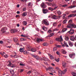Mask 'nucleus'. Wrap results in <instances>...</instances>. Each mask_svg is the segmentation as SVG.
<instances>
[{"mask_svg": "<svg viewBox=\"0 0 76 76\" xmlns=\"http://www.w3.org/2000/svg\"><path fill=\"white\" fill-rule=\"evenodd\" d=\"M7 29V28L6 27H5L4 28H2L1 30V32H2V33H6V31Z\"/></svg>", "mask_w": 76, "mask_h": 76, "instance_id": "obj_1", "label": "nucleus"}, {"mask_svg": "<svg viewBox=\"0 0 76 76\" xmlns=\"http://www.w3.org/2000/svg\"><path fill=\"white\" fill-rule=\"evenodd\" d=\"M8 63H9V64H8V66L10 67H12V68L15 67V65L11 63V62L10 61H8Z\"/></svg>", "mask_w": 76, "mask_h": 76, "instance_id": "obj_2", "label": "nucleus"}, {"mask_svg": "<svg viewBox=\"0 0 76 76\" xmlns=\"http://www.w3.org/2000/svg\"><path fill=\"white\" fill-rule=\"evenodd\" d=\"M60 38H56V41H59L60 42H61V41H62L63 38H62V36H60Z\"/></svg>", "mask_w": 76, "mask_h": 76, "instance_id": "obj_3", "label": "nucleus"}, {"mask_svg": "<svg viewBox=\"0 0 76 76\" xmlns=\"http://www.w3.org/2000/svg\"><path fill=\"white\" fill-rule=\"evenodd\" d=\"M69 56L70 58H75V53H73L69 55Z\"/></svg>", "mask_w": 76, "mask_h": 76, "instance_id": "obj_4", "label": "nucleus"}, {"mask_svg": "<svg viewBox=\"0 0 76 76\" xmlns=\"http://www.w3.org/2000/svg\"><path fill=\"white\" fill-rule=\"evenodd\" d=\"M64 44H62V43H61L62 44V47H69V45H67V43H66V42L64 41Z\"/></svg>", "mask_w": 76, "mask_h": 76, "instance_id": "obj_5", "label": "nucleus"}, {"mask_svg": "<svg viewBox=\"0 0 76 76\" xmlns=\"http://www.w3.org/2000/svg\"><path fill=\"white\" fill-rule=\"evenodd\" d=\"M42 11L43 13L44 14H46V13H48V10L47 9H43L42 10Z\"/></svg>", "mask_w": 76, "mask_h": 76, "instance_id": "obj_6", "label": "nucleus"}, {"mask_svg": "<svg viewBox=\"0 0 76 76\" xmlns=\"http://www.w3.org/2000/svg\"><path fill=\"white\" fill-rule=\"evenodd\" d=\"M76 16V14H71L69 15L68 16V17L69 18H72L73 17H75V16Z\"/></svg>", "mask_w": 76, "mask_h": 76, "instance_id": "obj_7", "label": "nucleus"}, {"mask_svg": "<svg viewBox=\"0 0 76 76\" xmlns=\"http://www.w3.org/2000/svg\"><path fill=\"white\" fill-rule=\"evenodd\" d=\"M68 33H69V34L72 35L73 34V33H74V30L71 29L70 31L68 32Z\"/></svg>", "mask_w": 76, "mask_h": 76, "instance_id": "obj_8", "label": "nucleus"}, {"mask_svg": "<svg viewBox=\"0 0 76 76\" xmlns=\"http://www.w3.org/2000/svg\"><path fill=\"white\" fill-rule=\"evenodd\" d=\"M41 6L42 7V8H46V7H47V6H46L44 2H42L41 4Z\"/></svg>", "mask_w": 76, "mask_h": 76, "instance_id": "obj_9", "label": "nucleus"}, {"mask_svg": "<svg viewBox=\"0 0 76 76\" xmlns=\"http://www.w3.org/2000/svg\"><path fill=\"white\" fill-rule=\"evenodd\" d=\"M63 71L61 70H59L58 71V74L59 76H63Z\"/></svg>", "mask_w": 76, "mask_h": 76, "instance_id": "obj_10", "label": "nucleus"}, {"mask_svg": "<svg viewBox=\"0 0 76 76\" xmlns=\"http://www.w3.org/2000/svg\"><path fill=\"white\" fill-rule=\"evenodd\" d=\"M45 69H46V71H48V70H51L53 68L51 67H50L48 68H47L46 67H45Z\"/></svg>", "mask_w": 76, "mask_h": 76, "instance_id": "obj_11", "label": "nucleus"}, {"mask_svg": "<svg viewBox=\"0 0 76 76\" xmlns=\"http://www.w3.org/2000/svg\"><path fill=\"white\" fill-rule=\"evenodd\" d=\"M62 66L63 67H64V68H66V63L64 62H63L62 64Z\"/></svg>", "mask_w": 76, "mask_h": 76, "instance_id": "obj_12", "label": "nucleus"}, {"mask_svg": "<svg viewBox=\"0 0 76 76\" xmlns=\"http://www.w3.org/2000/svg\"><path fill=\"white\" fill-rule=\"evenodd\" d=\"M52 18L54 19H58V17L56 15H54L52 16Z\"/></svg>", "mask_w": 76, "mask_h": 76, "instance_id": "obj_13", "label": "nucleus"}, {"mask_svg": "<svg viewBox=\"0 0 76 76\" xmlns=\"http://www.w3.org/2000/svg\"><path fill=\"white\" fill-rule=\"evenodd\" d=\"M43 60L44 61H50V60L48 58L46 57H43L42 58Z\"/></svg>", "mask_w": 76, "mask_h": 76, "instance_id": "obj_14", "label": "nucleus"}, {"mask_svg": "<svg viewBox=\"0 0 76 76\" xmlns=\"http://www.w3.org/2000/svg\"><path fill=\"white\" fill-rule=\"evenodd\" d=\"M67 27L68 28H72V24H70L68 25Z\"/></svg>", "mask_w": 76, "mask_h": 76, "instance_id": "obj_15", "label": "nucleus"}, {"mask_svg": "<svg viewBox=\"0 0 76 76\" xmlns=\"http://www.w3.org/2000/svg\"><path fill=\"white\" fill-rule=\"evenodd\" d=\"M14 41L15 42H18V39L16 37L14 38Z\"/></svg>", "mask_w": 76, "mask_h": 76, "instance_id": "obj_16", "label": "nucleus"}, {"mask_svg": "<svg viewBox=\"0 0 76 76\" xmlns=\"http://www.w3.org/2000/svg\"><path fill=\"white\" fill-rule=\"evenodd\" d=\"M37 42H40L39 41H42V39L38 38L37 39Z\"/></svg>", "mask_w": 76, "mask_h": 76, "instance_id": "obj_17", "label": "nucleus"}, {"mask_svg": "<svg viewBox=\"0 0 76 76\" xmlns=\"http://www.w3.org/2000/svg\"><path fill=\"white\" fill-rule=\"evenodd\" d=\"M70 40L71 41H75V37L73 36H72L71 37H70Z\"/></svg>", "mask_w": 76, "mask_h": 76, "instance_id": "obj_18", "label": "nucleus"}, {"mask_svg": "<svg viewBox=\"0 0 76 76\" xmlns=\"http://www.w3.org/2000/svg\"><path fill=\"white\" fill-rule=\"evenodd\" d=\"M67 69L66 68L62 72V73L63 74H64L65 73H66V72H67Z\"/></svg>", "mask_w": 76, "mask_h": 76, "instance_id": "obj_19", "label": "nucleus"}, {"mask_svg": "<svg viewBox=\"0 0 76 76\" xmlns=\"http://www.w3.org/2000/svg\"><path fill=\"white\" fill-rule=\"evenodd\" d=\"M44 24L46 25H49V23L48 22L45 20H44Z\"/></svg>", "mask_w": 76, "mask_h": 76, "instance_id": "obj_20", "label": "nucleus"}, {"mask_svg": "<svg viewBox=\"0 0 76 76\" xmlns=\"http://www.w3.org/2000/svg\"><path fill=\"white\" fill-rule=\"evenodd\" d=\"M31 51L32 52H35L37 51V50L35 48H32L31 50Z\"/></svg>", "mask_w": 76, "mask_h": 76, "instance_id": "obj_21", "label": "nucleus"}, {"mask_svg": "<svg viewBox=\"0 0 76 76\" xmlns=\"http://www.w3.org/2000/svg\"><path fill=\"white\" fill-rule=\"evenodd\" d=\"M68 43L69 45L70 46V47H72L73 45V43L71 42H69Z\"/></svg>", "mask_w": 76, "mask_h": 76, "instance_id": "obj_22", "label": "nucleus"}, {"mask_svg": "<svg viewBox=\"0 0 76 76\" xmlns=\"http://www.w3.org/2000/svg\"><path fill=\"white\" fill-rule=\"evenodd\" d=\"M1 55L3 57H4L5 58H7V57H8V56H7V55H6V54H3L1 53Z\"/></svg>", "mask_w": 76, "mask_h": 76, "instance_id": "obj_23", "label": "nucleus"}, {"mask_svg": "<svg viewBox=\"0 0 76 76\" xmlns=\"http://www.w3.org/2000/svg\"><path fill=\"white\" fill-rule=\"evenodd\" d=\"M22 15L23 16H26L27 15V13L24 12L22 14Z\"/></svg>", "mask_w": 76, "mask_h": 76, "instance_id": "obj_24", "label": "nucleus"}, {"mask_svg": "<svg viewBox=\"0 0 76 76\" xmlns=\"http://www.w3.org/2000/svg\"><path fill=\"white\" fill-rule=\"evenodd\" d=\"M43 30H44L45 31H46L47 30V28L45 27L44 26H43L42 27Z\"/></svg>", "mask_w": 76, "mask_h": 76, "instance_id": "obj_25", "label": "nucleus"}, {"mask_svg": "<svg viewBox=\"0 0 76 76\" xmlns=\"http://www.w3.org/2000/svg\"><path fill=\"white\" fill-rule=\"evenodd\" d=\"M10 72L11 73V74H12V75H13L14 74V71L12 69H10Z\"/></svg>", "mask_w": 76, "mask_h": 76, "instance_id": "obj_26", "label": "nucleus"}, {"mask_svg": "<svg viewBox=\"0 0 76 76\" xmlns=\"http://www.w3.org/2000/svg\"><path fill=\"white\" fill-rule=\"evenodd\" d=\"M21 37H25L26 38H28V36L27 35H23V34L21 35Z\"/></svg>", "mask_w": 76, "mask_h": 76, "instance_id": "obj_27", "label": "nucleus"}, {"mask_svg": "<svg viewBox=\"0 0 76 76\" xmlns=\"http://www.w3.org/2000/svg\"><path fill=\"white\" fill-rule=\"evenodd\" d=\"M61 51V52H62V53H63L64 54H66V51H65V50H62Z\"/></svg>", "mask_w": 76, "mask_h": 76, "instance_id": "obj_28", "label": "nucleus"}, {"mask_svg": "<svg viewBox=\"0 0 76 76\" xmlns=\"http://www.w3.org/2000/svg\"><path fill=\"white\" fill-rule=\"evenodd\" d=\"M57 25V23L56 22H54L53 23V26H56Z\"/></svg>", "mask_w": 76, "mask_h": 76, "instance_id": "obj_29", "label": "nucleus"}, {"mask_svg": "<svg viewBox=\"0 0 76 76\" xmlns=\"http://www.w3.org/2000/svg\"><path fill=\"white\" fill-rule=\"evenodd\" d=\"M19 50H20V51L21 53H22L24 49H23V48H20V49Z\"/></svg>", "mask_w": 76, "mask_h": 76, "instance_id": "obj_30", "label": "nucleus"}, {"mask_svg": "<svg viewBox=\"0 0 76 76\" xmlns=\"http://www.w3.org/2000/svg\"><path fill=\"white\" fill-rule=\"evenodd\" d=\"M26 40V39L24 38H21L20 39V41H25Z\"/></svg>", "mask_w": 76, "mask_h": 76, "instance_id": "obj_31", "label": "nucleus"}, {"mask_svg": "<svg viewBox=\"0 0 76 76\" xmlns=\"http://www.w3.org/2000/svg\"><path fill=\"white\" fill-rule=\"evenodd\" d=\"M46 4H47L48 6H51V4H52V3H48L47 2H46Z\"/></svg>", "mask_w": 76, "mask_h": 76, "instance_id": "obj_32", "label": "nucleus"}, {"mask_svg": "<svg viewBox=\"0 0 76 76\" xmlns=\"http://www.w3.org/2000/svg\"><path fill=\"white\" fill-rule=\"evenodd\" d=\"M50 59H51V60H53L54 59V57H53V56L51 55H50Z\"/></svg>", "mask_w": 76, "mask_h": 76, "instance_id": "obj_33", "label": "nucleus"}, {"mask_svg": "<svg viewBox=\"0 0 76 76\" xmlns=\"http://www.w3.org/2000/svg\"><path fill=\"white\" fill-rule=\"evenodd\" d=\"M76 28V25L74 24H72V28Z\"/></svg>", "mask_w": 76, "mask_h": 76, "instance_id": "obj_34", "label": "nucleus"}, {"mask_svg": "<svg viewBox=\"0 0 76 76\" xmlns=\"http://www.w3.org/2000/svg\"><path fill=\"white\" fill-rule=\"evenodd\" d=\"M65 40H66V41H68V40H69V37H68L67 36H65Z\"/></svg>", "mask_w": 76, "mask_h": 76, "instance_id": "obj_35", "label": "nucleus"}, {"mask_svg": "<svg viewBox=\"0 0 76 76\" xmlns=\"http://www.w3.org/2000/svg\"><path fill=\"white\" fill-rule=\"evenodd\" d=\"M54 35V34L53 33H52L51 34H49V36L50 37H52V36H53V35Z\"/></svg>", "mask_w": 76, "mask_h": 76, "instance_id": "obj_36", "label": "nucleus"}, {"mask_svg": "<svg viewBox=\"0 0 76 76\" xmlns=\"http://www.w3.org/2000/svg\"><path fill=\"white\" fill-rule=\"evenodd\" d=\"M27 24V22L26 21H23V25H26Z\"/></svg>", "mask_w": 76, "mask_h": 76, "instance_id": "obj_37", "label": "nucleus"}, {"mask_svg": "<svg viewBox=\"0 0 76 76\" xmlns=\"http://www.w3.org/2000/svg\"><path fill=\"white\" fill-rule=\"evenodd\" d=\"M43 45L44 46H46L48 45V43H44L43 44Z\"/></svg>", "mask_w": 76, "mask_h": 76, "instance_id": "obj_38", "label": "nucleus"}, {"mask_svg": "<svg viewBox=\"0 0 76 76\" xmlns=\"http://www.w3.org/2000/svg\"><path fill=\"white\" fill-rule=\"evenodd\" d=\"M15 30L12 29L11 30V33H15Z\"/></svg>", "mask_w": 76, "mask_h": 76, "instance_id": "obj_39", "label": "nucleus"}, {"mask_svg": "<svg viewBox=\"0 0 76 76\" xmlns=\"http://www.w3.org/2000/svg\"><path fill=\"white\" fill-rule=\"evenodd\" d=\"M59 30V29L56 28L53 30V31H58Z\"/></svg>", "mask_w": 76, "mask_h": 76, "instance_id": "obj_40", "label": "nucleus"}, {"mask_svg": "<svg viewBox=\"0 0 76 76\" xmlns=\"http://www.w3.org/2000/svg\"><path fill=\"white\" fill-rule=\"evenodd\" d=\"M67 28H64L63 29H62V31H63V32H65V31H67Z\"/></svg>", "mask_w": 76, "mask_h": 76, "instance_id": "obj_41", "label": "nucleus"}, {"mask_svg": "<svg viewBox=\"0 0 76 76\" xmlns=\"http://www.w3.org/2000/svg\"><path fill=\"white\" fill-rule=\"evenodd\" d=\"M76 7V6H69V8L70 9H72V8H73V7Z\"/></svg>", "mask_w": 76, "mask_h": 76, "instance_id": "obj_42", "label": "nucleus"}, {"mask_svg": "<svg viewBox=\"0 0 76 76\" xmlns=\"http://www.w3.org/2000/svg\"><path fill=\"white\" fill-rule=\"evenodd\" d=\"M48 10H54L53 8L51 7H49L48 8Z\"/></svg>", "mask_w": 76, "mask_h": 76, "instance_id": "obj_43", "label": "nucleus"}, {"mask_svg": "<svg viewBox=\"0 0 76 76\" xmlns=\"http://www.w3.org/2000/svg\"><path fill=\"white\" fill-rule=\"evenodd\" d=\"M72 75L73 76H76V73L75 72H72Z\"/></svg>", "mask_w": 76, "mask_h": 76, "instance_id": "obj_44", "label": "nucleus"}, {"mask_svg": "<svg viewBox=\"0 0 76 76\" xmlns=\"http://www.w3.org/2000/svg\"><path fill=\"white\" fill-rule=\"evenodd\" d=\"M62 7H67V4H64L62 6Z\"/></svg>", "mask_w": 76, "mask_h": 76, "instance_id": "obj_45", "label": "nucleus"}, {"mask_svg": "<svg viewBox=\"0 0 76 76\" xmlns=\"http://www.w3.org/2000/svg\"><path fill=\"white\" fill-rule=\"evenodd\" d=\"M55 60L57 62H58L59 60V58H58V59H55Z\"/></svg>", "mask_w": 76, "mask_h": 76, "instance_id": "obj_46", "label": "nucleus"}, {"mask_svg": "<svg viewBox=\"0 0 76 76\" xmlns=\"http://www.w3.org/2000/svg\"><path fill=\"white\" fill-rule=\"evenodd\" d=\"M20 66H25V64H23V63H20Z\"/></svg>", "mask_w": 76, "mask_h": 76, "instance_id": "obj_47", "label": "nucleus"}, {"mask_svg": "<svg viewBox=\"0 0 76 76\" xmlns=\"http://www.w3.org/2000/svg\"><path fill=\"white\" fill-rule=\"evenodd\" d=\"M31 2H30L28 3V6H31Z\"/></svg>", "mask_w": 76, "mask_h": 76, "instance_id": "obj_48", "label": "nucleus"}, {"mask_svg": "<svg viewBox=\"0 0 76 76\" xmlns=\"http://www.w3.org/2000/svg\"><path fill=\"white\" fill-rule=\"evenodd\" d=\"M51 6H52V7H54V6H56V4H51Z\"/></svg>", "mask_w": 76, "mask_h": 76, "instance_id": "obj_49", "label": "nucleus"}, {"mask_svg": "<svg viewBox=\"0 0 76 76\" xmlns=\"http://www.w3.org/2000/svg\"><path fill=\"white\" fill-rule=\"evenodd\" d=\"M58 14L59 15H61V12H60V11H58Z\"/></svg>", "mask_w": 76, "mask_h": 76, "instance_id": "obj_50", "label": "nucleus"}, {"mask_svg": "<svg viewBox=\"0 0 76 76\" xmlns=\"http://www.w3.org/2000/svg\"><path fill=\"white\" fill-rule=\"evenodd\" d=\"M11 41H12V40L10 39H8V42H9V43H10Z\"/></svg>", "mask_w": 76, "mask_h": 76, "instance_id": "obj_51", "label": "nucleus"}, {"mask_svg": "<svg viewBox=\"0 0 76 76\" xmlns=\"http://www.w3.org/2000/svg\"><path fill=\"white\" fill-rule=\"evenodd\" d=\"M67 20H64L63 21V23L64 24V23H66V22H67Z\"/></svg>", "mask_w": 76, "mask_h": 76, "instance_id": "obj_52", "label": "nucleus"}, {"mask_svg": "<svg viewBox=\"0 0 76 76\" xmlns=\"http://www.w3.org/2000/svg\"><path fill=\"white\" fill-rule=\"evenodd\" d=\"M56 53L58 55H60V53L58 51L56 52Z\"/></svg>", "mask_w": 76, "mask_h": 76, "instance_id": "obj_53", "label": "nucleus"}, {"mask_svg": "<svg viewBox=\"0 0 76 76\" xmlns=\"http://www.w3.org/2000/svg\"><path fill=\"white\" fill-rule=\"evenodd\" d=\"M56 50H57V48H53V51H56Z\"/></svg>", "mask_w": 76, "mask_h": 76, "instance_id": "obj_54", "label": "nucleus"}, {"mask_svg": "<svg viewBox=\"0 0 76 76\" xmlns=\"http://www.w3.org/2000/svg\"><path fill=\"white\" fill-rule=\"evenodd\" d=\"M26 10V7H24V8H23V11L24 12V11H25V10Z\"/></svg>", "mask_w": 76, "mask_h": 76, "instance_id": "obj_55", "label": "nucleus"}, {"mask_svg": "<svg viewBox=\"0 0 76 76\" xmlns=\"http://www.w3.org/2000/svg\"><path fill=\"white\" fill-rule=\"evenodd\" d=\"M24 54H28V52L26 51H25L24 52Z\"/></svg>", "mask_w": 76, "mask_h": 76, "instance_id": "obj_56", "label": "nucleus"}, {"mask_svg": "<svg viewBox=\"0 0 76 76\" xmlns=\"http://www.w3.org/2000/svg\"><path fill=\"white\" fill-rule=\"evenodd\" d=\"M51 70H51V72L52 73H55V71L54 70L52 69Z\"/></svg>", "mask_w": 76, "mask_h": 76, "instance_id": "obj_57", "label": "nucleus"}, {"mask_svg": "<svg viewBox=\"0 0 76 76\" xmlns=\"http://www.w3.org/2000/svg\"><path fill=\"white\" fill-rule=\"evenodd\" d=\"M14 57V58H18V57H19V56L17 55H15Z\"/></svg>", "mask_w": 76, "mask_h": 76, "instance_id": "obj_58", "label": "nucleus"}, {"mask_svg": "<svg viewBox=\"0 0 76 76\" xmlns=\"http://www.w3.org/2000/svg\"><path fill=\"white\" fill-rule=\"evenodd\" d=\"M3 43H4V42L3 41L1 40L0 41V44H3Z\"/></svg>", "mask_w": 76, "mask_h": 76, "instance_id": "obj_59", "label": "nucleus"}, {"mask_svg": "<svg viewBox=\"0 0 76 76\" xmlns=\"http://www.w3.org/2000/svg\"><path fill=\"white\" fill-rule=\"evenodd\" d=\"M36 59H37V60H39V57L38 56H37L36 57Z\"/></svg>", "mask_w": 76, "mask_h": 76, "instance_id": "obj_60", "label": "nucleus"}, {"mask_svg": "<svg viewBox=\"0 0 76 76\" xmlns=\"http://www.w3.org/2000/svg\"><path fill=\"white\" fill-rule=\"evenodd\" d=\"M72 20H70L68 22L69 23H72Z\"/></svg>", "mask_w": 76, "mask_h": 76, "instance_id": "obj_61", "label": "nucleus"}, {"mask_svg": "<svg viewBox=\"0 0 76 76\" xmlns=\"http://www.w3.org/2000/svg\"><path fill=\"white\" fill-rule=\"evenodd\" d=\"M33 57H34V58H36L37 56L36 55H33Z\"/></svg>", "mask_w": 76, "mask_h": 76, "instance_id": "obj_62", "label": "nucleus"}, {"mask_svg": "<svg viewBox=\"0 0 76 76\" xmlns=\"http://www.w3.org/2000/svg\"><path fill=\"white\" fill-rule=\"evenodd\" d=\"M21 1H22L23 2H25V1H26L27 0H21Z\"/></svg>", "mask_w": 76, "mask_h": 76, "instance_id": "obj_63", "label": "nucleus"}, {"mask_svg": "<svg viewBox=\"0 0 76 76\" xmlns=\"http://www.w3.org/2000/svg\"><path fill=\"white\" fill-rule=\"evenodd\" d=\"M60 26H61V24H59V25H58V26H57L58 27L57 28H59Z\"/></svg>", "mask_w": 76, "mask_h": 76, "instance_id": "obj_64", "label": "nucleus"}]
</instances>
